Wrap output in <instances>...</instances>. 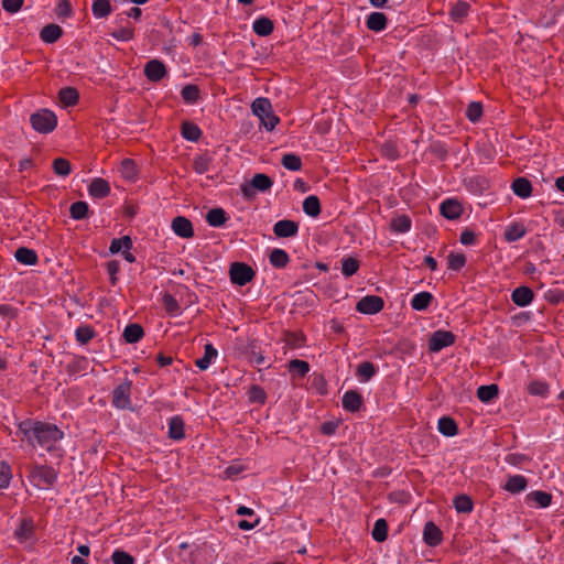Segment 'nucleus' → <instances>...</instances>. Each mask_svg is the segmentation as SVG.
I'll use <instances>...</instances> for the list:
<instances>
[{
	"instance_id": "nucleus-26",
	"label": "nucleus",
	"mask_w": 564,
	"mask_h": 564,
	"mask_svg": "<svg viewBox=\"0 0 564 564\" xmlns=\"http://www.w3.org/2000/svg\"><path fill=\"white\" fill-rule=\"evenodd\" d=\"M434 296L431 292L422 291L415 294L411 300V307L414 311H426L432 304Z\"/></svg>"
},
{
	"instance_id": "nucleus-2",
	"label": "nucleus",
	"mask_w": 564,
	"mask_h": 564,
	"mask_svg": "<svg viewBox=\"0 0 564 564\" xmlns=\"http://www.w3.org/2000/svg\"><path fill=\"white\" fill-rule=\"evenodd\" d=\"M252 113L260 120L265 130L272 131L280 122V118L273 112L271 101L268 98L259 97L252 101Z\"/></svg>"
},
{
	"instance_id": "nucleus-50",
	"label": "nucleus",
	"mask_w": 564,
	"mask_h": 564,
	"mask_svg": "<svg viewBox=\"0 0 564 564\" xmlns=\"http://www.w3.org/2000/svg\"><path fill=\"white\" fill-rule=\"evenodd\" d=\"M52 169L58 176H68L72 172L70 162L64 158H56L52 163Z\"/></svg>"
},
{
	"instance_id": "nucleus-46",
	"label": "nucleus",
	"mask_w": 564,
	"mask_h": 564,
	"mask_svg": "<svg viewBox=\"0 0 564 564\" xmlns=\"http://www.w3.org/2000/svg\"><path fill=\"white\" fill-rule=\"evenodd\" d=\"M70 217L75 220H82L88 217L89 206L84 200H77L69 207Z\"/></svg>"
},
{
	"instance_id": "nucleus-39",
	"label": "nucleus",
	"mask_w": 564,
	"mask_h": 564,
	"mask_svg": "<svg viewBox=\"0 0 564 564\" xmlns=\"http://www.w3.org/2000/svg\"><path fill=\"white\" fill-rule=\"evenodd\" d=\"M453 506L458 513H470L474 509L473 499L465 494L455 496Z\"/></svg>"
},
{
	"instance_id": "nucleus-47",
	"label": "nucleus",
	"mask_w": 564,
	"mask_h": 564,
	"mask_svg": "<svg viewBox=\"0 0 564 564\" xmlns=\"http://www.w3.org/2000/svg\"><path fill=\"white\" fill-rule=\"evenodd\" d=\"M289 371L293 376L305 377L310 371V364L301 359H292L288 365Z\"/></svg>"
},
{
	"instance_id": "nucleus-54",
	"label": "nucleus",
	"mask_w": 564,
	"mask_h": 564,
	"mask_svg": "<svg viewBox=\"0 0 564 564\" xmlns=\"http://www.w3.org/2000/svg\"><path fill=\"white\" fill-rule=\"evenodd\" d=\"M163 306L166 313L171 316H176L180 314V304L177 300L170 293H165L163 295Z\"/></svg>"
},
{
	"instance_id": "nucleus-33",
	"label": "nucleus",
	"mask_w": 564,
	"mask_h": 564,
	"mask_svg": "<svg viewBox=\"0 0 564 564\" xmlns=\"http://www.w3.org/2000/svg\"><path fill=\"white\" fill-rule=\"evenodd\" d=\"M527 503L534 502L540 508H546L552 502V495L542 491V490H535L525 496Z\"/></svg>"
},
{
	"instance_id": "nucleus-28",
	"label": "nucleus",
	"mask_w": 564,
	"mask_h": 564,
	"mask_svg": "<svg viewBox=\"0 0 564 564\" xmlns=\"http://www.w3.org/2000/svg\"><path fill=\"white\" fill-rule=\"evenodd\" d=\"M253 32L259 36H269L274 30L273 21L267 17H260L252 24Z\"/></svg>"
},
{
	"instance_id": "nucleus-17",
	"label": "nucleus",
	"mask_w": 564,
	"mask_h": 564,
	"mask_svg": "<svg viewBox=\"0 0 564 564\" xmlns=\"http://www.w3.org/2000/svg\"><path fill=\"white\" fill-rule=\"evenodd\" d=\"M110 184L108 181L101 177L94 178L89 186H88V193L94 198H105L110 194Z\"/></svg>"
},
{
	"instance_id": "nucleus-52",
	"label": "nucleus",
	"mask_w": 564,
	"mask_h": 564,
	"mask_svg": "<svg viewBox=\"0 0 564 564\" xmlns=\"http://www.w3.org/2000/svg\"><path fill=\"white\" fill-rule=\"evenodd\" d=\"M212 163V158L207 154H200L194 158L193 160V170L197 174H204L209 170Z\"/></svg>"
},
{
	"instance_id": "nucleus-18",
	"label": "nucleus",
	"mask_w": 564,
	"mask_h": 564,
	"mask_svg": "<svg viewBox=\"0 0 564 564\" xmlns=\"http://www.w3.org/2000/svg\"><path fill=\"white\" fill-rule=\"evenodd\" d=\"M534 299V292L529 286H518L511 293L512 302L520 306L524 307L531 304Z\"/></svg>"
},
{
	"instance_id": "nucleus-63",
	"label": "nucleus",
	"mask_w": 564,
	"mask_h": 564,
	"mask_svg": "<svg viewBox=\"0 0 564 564\" xmlns=\"http://www.w3.org/2000/svg\"><path fill=\"white\" fill-rule=\"evenodd\" d=\"M58 18H68L73 14V8L69 0H61L55 9Z\"/></svg>"
},
{
	"instance_id": "nucleus-13",
	"label": "nucleus",
	"mask_w": 564,
	"mask_h": 564,
	"mask_svg": "<svg viewBox=\"0 0 564 564\" xmlns=\"http://www.w3.org/2000/svg\"><path fill=\"white\" fill-rule=\"evenodd\" d=\"M343 408L350 413L358 412L364 405V398L357 390H348L341 399Z\"/></svg>"
},
{
	"instance_id": "nucleus-36",
	"label": "nucleus",
	"mask_w": 564,
	"mask_h": 564,
	"mask_svg": "<svg viewBox=\"0 0 564 564\" xmlns=\"http://www.w3.org/2000/svg\"><path fill=\"white\" fill-rule=\"evenodd\" d=\"M91 12L96 19H106L112 13L110 0H94Z\"/></svg>"
},
{
	"instance_id": "nucleus-32",
	"label": "nucleus",
	"mask_w": 564,
	"mask_h": 564,
	"mask_svg": "<svg viewBox=\"0 0 564 564\" xmlns=\"http://www.w3.org/2000/svg\"><path fill=\"white\" fill-rule=\"evenodd\" d=\"M525 234L527 228L524 227L523 224L512 223L506 228L503 237L508 242H516L523 238Z\"/></svg>"
},
{
	"instance_id": "nucleus-6",
	"label": "nucleus",
	"mask_w": 564,
	"mask_h": 564,
	"mask_svg": "<svg viewBox=\"0 0 564 564\" xmlns=\"http://www.w3.org/2000/svg\"><path fill=\"white\" fill-rule=\"evenodd\" d=\"M131 390L132 381L129 379L117 386L112 391V405L119 410H132Z\"/></svg>"
},
{
	"instance_id": "nucleus-60",
	"label": "nucleus",
	"mask_w": 564,
	"mask_h": 564,
	"mask_svg": "<svg viewBox=\"0 0 564 564\" xmlns=\"http://www.w3.org/2000/svg\"><path fill=\"white\" fill-rule=\"evenodd\" d=\"M11 478V466L7 462H0V489L9 487Z\"/></svg>"
},
{
	"instance_id": "nucleus-8",
	"label": "nucleus",
	"mask_w": 564,
	"mask_h": 564,
	"mask_svg": "<svg viewBox=\"0 0 564 564\" xmlns=\"http://www.w3.org/2000/svg\"><path fill=\"white\" fill-rule=\"evenodd\" d=\"M384 307V301L378 295H366L361 297L356 304V311L366 314L373 315L381 312Z\"/></svg>"
},
{
	"instance_id": "nucleus-14",
	"label": "nucleus",
	"mask_w": 564,
	"mask_h": 564,
	"mask_svg": "<svg viewBox=\"0 0 564 564\" xmlns=\"http://www.w3.org/2000/svg\"><path fill=\"white\" fill-rule=\"evenodd\" d=\"M174 234L181 238L194 237V228L192 221L184 216H176L171 225Z\"/></svg>"
},
{
	"instance_id": "nucleus-57",
	"label": "nucleus",
	"mask_w": 564,
	"mask_h": 564,
	"mask_svg": "<svg viewBox=\"0 0 564 564\" xmlns=\"http://www.w3.org/2000/svg\"><path fill=\"white\" fill-rule=\"evenodd\" d=\"M121 173L127 180H134L138 173L137 164L132 159H124L121 162Z\"/></svg>"
},
{
	"instance_id": "nucleus-43",
	"label": "nucleus",
	"mask_w": 564,
	"mask_h": 564,
	"mask_svg": "<svg viewBox=\"0 0 564 564\" xmlns=\"http://www.w3.org/2000/svg\"><path fill=\"white\" fill-rule=\"evenodd\" d=\"M389 525L386 519H378L372 528L371 535L377 542H384L388 539Z\"/></svg>"
},
{
	"instance_id": "nucleus-16",
	"label": "nucleus",
	"mask_w": 564,
	"mask_h": 564,
	"mask_svg": "<svg viewBox=\"0 0 564 564\" xmlns=\"http://www.w3.org/2000/svg\"><path fill=\"white\" fill-rule=\"evenodd\" d=\"M440 213L444 218L454 220L460 217L463 207L457 199L448 198L441 204Z\"/></svg>"
},
{
	"instance_id": "nucleus-56",
	"label": "nucleus",
	"mask_w": 564,
	"mask_h": 564,
	"mask_svg": "<svg viewBox=\"0 0 564 564\" xmlns=\"http://www.w3.org/2000/svg\"><path fill=\"white\" fill-rule=\"evenodd\" d=\"M448 269L453 271L462 270L466 264V256L464 253L451 252L447 256Z\"/></svg>"
},
{
	"instance_id": "nucleus-38",
	"label": "nucleus",
	"mask_w": 564,
	"mask_h": 564,
	"mask_svg": "<svg viewBox=\"0 0 564 564\" xmlns=\"http://www.w3.org/2000/svg\"><path fill=\"white\" fill-rule=\"evenodd\" d=\"M181 134L185 140L196 142L202 137V130L197 124L185 121L181 126Z\"/></svg>"
},
{
	"instance_id": "nucleus-62",
	"label": "nucleus",
	"mask_w": 564,
	"mask_h": 564,
	"mask_svg": "<svg viewBox=\"0 0 564 564\" xmlns=\"http://www.w3.org/2000/svg\"><path fill=\"white\" fill-rule=\"evenodd\" d=\"M117 41L127 42L134 37V30L131 28H120L110 33Z\"/></svg>"
},
{
	"instance_id": "nucleus-29",
	"label": "nucleus",
	"mask_w": 564,
	"mask_h": 564,
	"mask_svg": "<svg viewBox=\"0 0 564 564\" xmlns=\"http://www.w3.org/2000/svg\"><path fill=\"white\" fill-rule=\"evenodd\" d=\"M144 330L140 324L133 323L126 326L122 337L128 344H135L142 339Z\"/></svg>"
},
{
	"instance_id": "nucleus-24",
	"label": "nucleus",
	"mask_w": 564,
	"mask_h": 564,
	"mask_svg": "<svg viewBox=\"0 0 564 564\" xmlns=\"http://www.w3.org/2000/svg\"><path fill=\"white\" fill-rule=\"evenodd\" d=\"M512 192L520 198H528L532 194V184L527 177H517L511 185Z\"/></svg>"
},
{
	"instance_id": "nucleus-1",
	"label": "nucleus",
	"mask_w": 564,
	"mask_h": 564,
	"mask_svg": "<svg viewBox=\"0 0 564 564\" xmlns=\"http://www.w3.org/2000/svg\"><path fill=\"white\" fill-rule=\"evenodd\" d=\"M18 431L31 446L35 447L39 445L47 449H51L56 442L64 437L63 431L57 425L32 419L20 422Z\"/></svg>"
},
{
	"instance_id": "nucleus-49",
	"label": "nucleus",
	"mask_w": 564,
	"mask_h": 564,
	"mask_svg": "<svg viewBox=\"0 0 564 564\" xmlns=\"http://www.w3.org/2000/svg\"><path fill=\"white\" fill-rule=\"evenodd\" d=\"M133 242L130 236H123L121 238H115L111 240L109 251L116 254L123 249H132Z\"/></svg>"
},
{
	"instance_id": "nucleus-35",
	"label": "nucleus",
	"mask_w": 564,
	"mask_h": 564,
	"mask_svg": "<svg viewBox=\"0 0 564 564\" xmlns=\"http://www.w3.org/2000/svg\"><path fill=\"white\" fill-rule=\"evenodd\" d=\"M411 226H412V220L405 214L397 215L395 217H393L391 219V223H390L391 230L394 232H398V234H405V232L410 231Z\"/></svg>"
},
{
	"instance_id": "nucleus-19",
	"label": "nucleus",
	"mask_w": 564,
	"mask_h": 564,
	"mask_svg": "<svg viewBox=\"0 0 564 564\" xmlns=\"http://www.w3.org/2000/svg\"><path fill=\"white\" fill-rule=\"evenodd\" d=\"M64 34L63 29L55 23L46 24L40 31V39L47 44L57 42Z\"/></svg>"
},
{
	"instance_id": "nucleus-21",
	"label": "nucleus",
	"mask_w": 564,
	"mask_h": 564,
	"mask_svg": "<svg viewBox=\"0 0 564 564\" xmlns=\"http://www.w3.org/2000/svg\"><path fill=\"white\" fill-rule=\"evenodd\" d=\"M185 423L181 415H174L169 420L167 435L171 440L181 441L185 437Z\"/></svg>"
},
{
	"instance_id": "nucleus-44",
	"label": "nucleus",
	"mask_w": 564,
	"mask_h": 564,
	"mask_svg": "<svg viewBox=\"0 0 564 564\" xmlns=\"http://www.w3.org/2000/svg\"><path fill=\"white\" fill-rule=\"evenodd\" d=\"M303 210L311 217H317L321 214V202L316 195L307 196L303 202Z\"/></svg>"
},
{
	"instance_id": "nucleus-20",
	"label": "nucleus",
	"mask_w": 564,
	"mask_h": 564,
	"mask_svg": "<svg viewBox=\"0 0 564 564\" xmlns=\"http://www.w3.org/2000/svg\"><path fill=\"white\" fill-rule=\"evenodd\" d=\"M528 479L522 475H510L502 488L510 494H519L527 489Z\"/></svg>"
},
{
	"instance_id": "nucleus-51",
	"label": "nucleus",
	"mask_w": 564,
	"mask_h": 564,
	"mask_svg": "<svg viewBox=\"0 0 564 564\" xmlns=\"http://www.w3.org/2000/svg\"><path fill=\"white\" fill-rule=\"evenodd\" d=\"M281 164L290 171H300L302 169V160L297 154L286 153L282 156Z\"/></svg>"
},
{
	"instance_id": "nucleus-53",
	"label": "nucleus",
	"mask_w": 564,
	"mask_h": 564,
	"mask_svg": "<svg viewBox=\"0 0 564 564\" xmlns=\"http://www.w3.org/2000/svg\"><path fill=\"white\" fill-rule=\"evenodd\" d=\"M380 152L382 156L395 161L400 158V151L397 147V144L392 141H386L380 147Z\"/></svg>"
},
{
	"instance_id": "nucleus-64",
	"label": "nucleus",
	"mask_w": 564,
	"mask_h": 564,
	"mask_svg": "<svg viewBox=\"0 0 564 564\" xmlns=\"http://www.w3.org/2000/svg\"><path fill=\"white\" fill-rule=\"evenodd\" d=\"M120 271V263L117 260H111L107 263V272L109 274V280L111 285H116L118 282L117 274Z\"/></svg>"
},
{
	"instance_id": "nucleus-10",
	"label": "nucleus",
	"mask_w": 564,
	"mask_h": 564,
	"mask_svg": "<svg viewBox=\"0 0 564 564\" xmlns=\"http://www.w3.org/2000/svg\"><path fill=\"white\" fill-rule=\"evenodd\" d=\"M144 75L150 82H160L167 74L164 63L160 59H151L144 65Z\"/></svg>"
},
{
	"instance_id": "nucleus-7",
	"label": "nucleus",
	"mask_w": 564,
	"mask_h": 564,
	"mask_svg": "<svg viewBox=\"0 0 564 564\" xmlns=\"http://www.w3.org/2000/svg\"><path fill=\"white\" fill-rule=\"evenodd\" d=\"M456 336L449 330L438 329L434 332L429 339V349L432 352H438L442 349L455 344Z\"/></svg>"
},
{
	"instance_id": "nucleus-30",
	"label": "nucleus",
	"mask_w": 564,
	"mask_h": 564,
	"mask_svg": "<svg viewBox=\"0 0 564 564\" xmlns=\"http://www.w3.org/2000/svg\"><path fill=\"white\" fill-rule=\"evenodd\" d=\"M34 522L30 518H23L19 528L15 530V536L21 541L31 540L34 536Z\"/></svg>"
},
{
	"instance_id": "nucleus-45",
	"label": "nucleus",
	"mask_w": 564,
	"mask_h": 564,
	"mask_svg": "<svg viewBox=\"0 0 564 564\" xmlns=\"http://www.w3.org/2000/svg\"><path fill=\"white\" fill-rule=\"evenodd\" d=\"M360 261L354 257H344L341 259V274L345 278H350L358 272Z\"/></svg>"
},
{
	"instance_id": "nucleus-48",
	"label": "nucleus",
	"mask_w": 564,
	"mask_h": 564,
	"mask_svg": "<svg viewBox=\"0 0 564 564\" xmlns=\"http://www.w3.org/2000/svg\"><path fill=\"white\" fill-rule=\"evenodd\" d=\"M96 336L95 329L89 325H83L76 328L75 337L80 345L88 344Z\"/></svg>"
},
{
	"instance_id": "nucleus-4",
	"label": "nucleus",
	"mask_w": 564,
	"mask_h": 564,
	"mask_svg": "<svg viewBox=\"0 0 564 564\" xmlns=\"http://www.w3.org/2000/svg\"><path fill=\"white\" fill-rule=\"evenodd\" d=\"M272 185L273 181L269 175L257 173L250 182L241 184L240 191L245 198L252 199L256 197L257 192H268Z\"/></svg>"
},
{
	"instance_id": "nucleus-42",
	"label": "nucleus",
	"mask_w": 564,
	"mask_h": 564,
	"mask_svg": "<svg viewBox=\"0 0 564 564\" xmlns=\"http://www.w3.org/2000/svg\"><path fill=\"white\" fill-rule=\"evenodd\" d=\"M204 348V356L195 361L196 367L200 370H206L218 354L217 349L212 344H206Z\"/></svg>"
},
{
	"instance_id": "nucleus-3",
	"label": "nucleus",
	"mask_w": 564,
	"mask_h": 564,
	"mask_svg": "<svg viewBox=\"0 0 564 564\" xmlns=\"http://www.w3.org/2000/svg\"><path fill=\"white\" fill-rule=\"evenodd\" d=\"M32 128L39 133H50L57 126V117L50 109H40L30 116Z\"/></svg>"
},
{
	"instance_id": "nucleus-58",
	"label": "nucleus",
	"mask_w": 564,
	"mask_h": 564,
	"mask_svg": "<svg viewBox=\"0 0 564 564\" xmlns=\"http://www.w3.org/2000/svg\"><path fill=\"white\" fill-rule=\"evenodd\" d=\"M528 392L531 395L546 397L549 393V384L541 380H533L528 386Z\"/></svg>"
},
{
	"instance_id": "nucleus-37",
	"label": "nucleus",
	"mask_w": 564,
	"mask_h": 564,
	"mask_svg": "<svg viewBox=\"0 0 564 564\" xmlns=\"http://www.w3.org/2000/svg\"><path fill=\"white\" fill-rule=\"evenodd\" d=\"M58 99L65 107H73L79 100L78 90L74 87H63L58 91Z\"/></svg>"
},
{
	"instance_id": "nucleus-34",
	"label": "nucleus",
	"mask_w": 564,
	"mask_h": 564,
	"mask_svg": "<svg viewBox=\"0 0 564 564\" xmlns=\"http://www.w3.org/2000/svg\"><path fill=\"white\" fill-rule=\"evenodd\" d=\"M477 398L484 403H490L499 395V387L496 383L480 386L477 389Z\"/></svg>"
},
{
	"instance_id": "nucleus-31",
	"label": "nucleus",
	"mask_w": 564,
	"mask_h": 564,
	"mask_svg": "<svg viewBox=\"0 0 564 564\" xmlns=\"http://www.w3.org/2000/svg\"><path fill=\"white\" fill-rule=\"evenodd\" d=\"M181 97L186 105H195L202 98L200 89L195 84H187L182 88Z\"/></svg>"
},
{
	"instance_id": "nucleus-55",
	"label": "nucleus",
	"mask_w": 564,
	"mask_h": 564,
	"mask_svg": "<svg viewBox=\"0 0 564 564\" xmlns=\"http://www.w3.org/2000/svg\"><path fill=\"white\" fill-rule=\"evenodd\" d=\"M248 398L251 403L264 404L267 400V393L262 387L252 384L248 391Z\"/></svg>"
},
{
	"instance_id": "nucleus-12",
	"label": "nucleus",
	"mask_w": 564,
	"mask_h": 564,
	"mask_svg": "<svg viewBox=\"0 0 564 564\" xmlns=\"http://www.w3.org/2000/svg\"><path fill=\"white\" fill-rule=\"evenodd\" d=\"M423 541L426 545L435 547L438 546L443 541V532L433 522L427 521L423 529Z\"/></svg>"
},
{
	"instance_id": "nucleus-41",
	"label": "nucleus",
	"mask_w": 564,
	"mask_h": 564,
	"mask_svg": "<svg viewBox=\"0 0 564 564\" xmlns=\"http://www.w3.org/2000/svg\"><path fill=\"white\" fill-rule=\"evenodd\" d=\"M438 431L445 436H455L458 433V426L454 419L443 416L438 420Z\"/></svg>"
},
{
	"instance_id": "nucleus-11",
	"label": "nucleus",
	"mask_w": 564,
	"mask_h": 564,
	"mask_svg": "<svg viewBox=\"0 0 564 564\" xmlns=\"http://www.w3.org/2000/svg\"><path fill=\"white\" fill-rule=\"evenodd\" d=\"M299 232V223L291 219H282L273 225V234L278 238L295 237Z\"/></svg>"
},
{
	"instance_id": "nucleus-23",
	"label": "nucleus",
	"mask_w": 564,
	"mask_h": 564,
	"mask_svg": "<svg viewBox=\"0 0 564 564\" xmlns=\"http://www.w3.org/2000/svg\"><path fill=\"white\" fill-rule=\"evenodd\" d=\"M207 224L212 227H223L229 219L225 209L220 207L212 208L205 217Z\"/></svg>"
},
{
	"instance_id": "nucleus-25",
	"label": "nucleus",
	"mask_w": 564,
	"mask_h": 564,
	"mask_svg": "<svg viewBox=\"0 0 564 564\" xmlns=\"http://www.w3.org/2000/svg\"><path fill=\"white\" fill-rule=\"evenodd\" d=\"M14 257L18 262L25 265H35L39 262V257L35 250L26 247L18 248L15 250Z\"/></svg>"
},
{
	"instance_id": "nucleus-5",
	"label": "nucleus",
	"mask_w": 564,
	"mask_h": 564,
	"mask_svg": "<svg viewBox=\"0 0 564 564\" xmlns=\"http://www.w3.org/2000/svg\"><path fill=\"white\" fill-rule=\"evenodd\" d=\"M256 276V271L245 262H232L229 267V278L232 284L243 286Z\"/></svg>"
},
{
	"instance_id": "nucleus-61",
	"label": "nucleus",
	"mask_w": 564,
	"mask_h": 564,
	"mask_svg": "<svg viewBox=\"0 0 564 564\" xmlns=\"http://www.w3.org/2000/svg\"><path fill=\"white\" fill-rule=\"evenodd\" d=\"M111 560L113 564H134L135 560L132 555H130L128 552L122 550H116L112 555Z\"/></svg>"
},
{
	"instance_id": "nucleus-22",
	"label": "nucleus",
	"mask_w": 564,
	"mask_h": 564,
	"mask_svg": "<svg viewBox=\"0 0 564 564\" xmlns=\"http://www.w3.org/2000/svg\"><path fill=\"white\" fill-rule=\"evenodd\" d=\"M388 25V18L382 12H371L366 19V26L373 32H381Z\"/></svg>"
},
{
	"instance_id": "nucleus-15",
	"label": "nucleus",
	"mask_w": 564,
	"mask_h": 564,
	"mask_svg": "<svg viewBox=\"0 0 564 564\" xmlns=\"http://www.w3.org/2000/svg\"><path fill=\"white\" fill-rule=\"evenodd\" d=\"M470 4L465 0H457L452 3L448 10L449 19L455 23H463L468 17Z\"/></svg>"
},
{
	"instance_id": "nucleus-59",
	"label": "nucleus",
	"mask_w": 564,
	"mask_h": 564,
	"mask_svg": "<svg viewBox=\"0 0 564 564\" xmlns=\"http://www.w3.org/2000/svg\"><path fill=\"white\" fill-rule=\"evenodd\" d=\"M466 117L471 122H477L482 117V105L477 101H471L466 109Z\"/></svg>"
},
{
	"instance_id": "nucleus-27",
	"label": "nucleus",
	"mask_w": 564,
	"mask_h": 564,
	"mask_svg": "<svg viewBox=\"0 0 564 564\" xmlns=\"http://www.w3.org/2000/svg\"><path fill=\"white\" fill-rule=\"evenodd\" d=\"M377 371L376 365L370 361H362L357 366L355 375L360 382H367L376 376Z\"/></svg>"
},
{
	"instance_id": "nucleus-9",
	"label": "nucleus",
	"mask_w": 564,
	"mask_h": 564,
	"mask_svg": "<svg viewBox=\"0 0 564 564\" xmlns=\"http://www.w3.org/2000/svg\"><path fill=\"white\" fill-rule=\"evenodd\" d=\"M30 477L34 481H36L37 486H40L42 484L46 487H51L57 480V473L55 471V469L53 467L47 466V465H42V466H35L32 469Z\"/></svg>"
},
{
	"instance_id": "nucleus-40",
	"label": "nucleus",
	"mask_w": 564,
	"mask_h": 564,
	"mask_svg": "<svg viewBox=\"0 0 564 564\" xmlns=\"http://www.w3.org/2000/svg\"><path fill=\"white\" fill-rule=\"evenodd\" d=\"M269 260L274 268L283 269L290 262V257L283 249H273L269 254Z\"/></svg>"
}]
</instances>
